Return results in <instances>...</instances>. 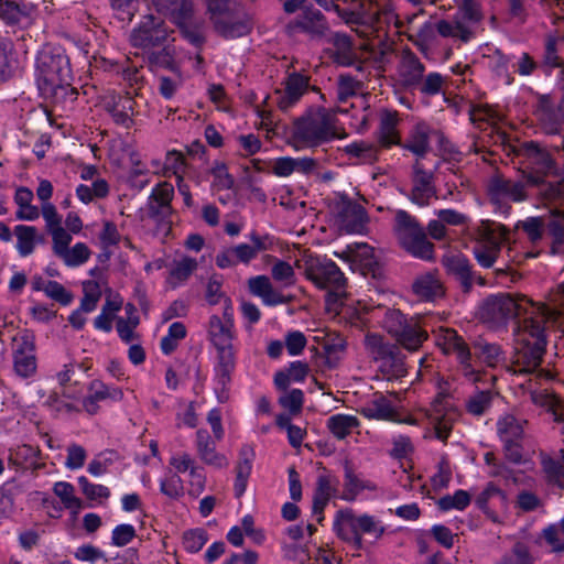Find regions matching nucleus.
I'll use <instances>...</instances> for the list:
<instances>
[{
    "label": "nucleus",
    "instance_id": "f3484780",
    "mask_svg": "<svg viewBox=\"0 0 564 564\" xmlns=\"http://www.w3.org/2000/svg\"><path fill=\"white\" fill-rule=\"evenodd\" d=\"M215 33L226 41L248 36L253 30V18L245 10L235 8L212 22Z\"/></svg>",
    "mask_w": 564,
    "mask_h": 564
},
{
    "label": "nucleus",
    "instance_id": "dca6fc26",
    "mask_svg": "<svg viewBox=\"0 0 564 564\" xmlns=\"http://www.w3.org/2000/svg\"><path fill=\"white\" fill-rule=\"evenodd\" d=\"M442 264L447 274L458 283L464 294L470 293L475 283L480 286L487 285L486 279L473 269V264L463 253L445 256Z\"/></svg>",
    "mask_w": 564,
    "mask_h": 564
},
{
    "label": "nucleus",
    "instance_id": "680f3d73",
    "mask_svg": "<svg viewBox=\"0 0 564 564\" xmlns=\"http://www.w3.org/2000/svg\"><path fill=\"white\" fill-rule=\"evenodd\" d=\"M561 458L546 457L542 459V468L550 482L560 484L564 480V449Z\"/></svg>",
    "mask_w": 564,
    "mask_h": 564
},
{
    "label": "nucleus",
    "instance_id": "5701e85b",
    "mask_svg": "<svg viewBox=\"0 0 564 564\" xmlns=\"http://www.w3.org/2000/svg\"><path fill=\"white\" fill-rule=\"evenodd\" d=\"M42 215L52 235L55 253L64 260L67 267H70V249L68 248L70 236L62 227V217L51 203H43Z\"/></svg>",
    "mask_w": 564,
    "mask_h": 564
},
{
    "label": "nucleus",
    "instance_id": "4be33fe9",
    "mask_svg": "<svg viewBox=\"0 0 564 564\" xmlns=\"http://www.w3.org/2000/svg\"><path fill=\"white\" fill-rule=\"evenodd\" d=\"M13 341L14 371L21 378H30L36 371L34 343L31 335L14 334L10 336Z\"/></svg>",
    "mask_w": 564,
    "mask_h": 564
},
{
    "label": "nucleus",
    "instance_id": "5fc2aeb1",
    "mask_svg": "<svg viewBox=\"0 0 564 564\" xmlns=\"http://www.w3.org/2000/svg\"><path fill=\"white\" fill-rule=\"evenodd\" d=\"M208 541V532L203 528L189 529L183 533L182 544L187 553H198Z\"/></svg>",
    "mask_w": 564,
    "mask_h": 564
},
{
    "label": "nucleus",
    "instance_id": "f704fd0d",
    "mask_svg": "<svg viewBox=\"0 0 564 564\" xmlns=\"http://www.w3.org/2000/svg\"><path fill=\"white\" fill-rule=\"evenodd\" d=\"M560 40L555 35H547L544 39L543 53L539 61L540 70L544 76H551L557 69L564 68V59L558 54Z\"/></svg>",
    "mask_w": 564,
    "mask_h": 564
},
{
    "label": "nucleus",
    "instance_id": "9d476101",
    "mask_svg": "<svg viewBox=\"0 0 564 564\" xmlns=\"http://www.w3.org/2000/svg\"><path fill=\"white\" fill-rule=\"evenodd\" d=\"M383 327L397 340L399 346L410 351L417 350L429 338L422 328L420 319L408 316L400 310H388L383 318Z\"/></svg>",
    "mask_w": 564,
    "mask_h": 564
},
{
    "label": "nucleus",
    "instance_id": "7c9ffc66",
    "mask_svg": "<svg viewBox=\"0 0 564 564\" xmlns=\"http://www.w3.org/2000/svg\"><path fill=\"white\" fill-rule=\"evenodd\" d=\"M433 174L422 167H415L413 187L409 199L417 206H426L435 194Z\"/></svg>",
    "mask_w": 564,
    "mask_h": 564
},
{
    "label": "nucleus",
    "instance_id": "ea45409f",
    "mask_svg": "<svg viewBox=\"0 0 564 564\" xmlns=\"http://www.w3.org/2000/svg\"><path fill=\"white\" fill-rule=\"evenodd\" d=\"M425 65L414 54H411L403 62L400 70L402 86L408 90H415L424 76Z\"/></svg>",
    "mask_w": 564,
    "mask_h": 564
},
{
    "label": "nucleus",
    "instance_id": "13d9d810",
    "mask_svg": "<svg viewBox=\"0 0 564 564\" xmlns=\"http://www.w3.org/2000/svg\"><path fill=\"white\" fill-rule=\"evenodd\" d=\"M159 484L160 492L171 500H178L184 496V484L177 474H170L161 478Z\"/></svg>",
    "mask_w": 564,
    "mask_h": 564
},
{
    "label": "nucleus",
    "instance_id": "4468645a",
    "mask_svg": "<svg viewBox=\"0 0 564 564\" xmlns=\"http://www.w3.org/2000/svg\"><path fill=\"white\" fill-rule=\"evenodd\" d=\"M169 29L164 20L154 14L144 15L130 34L134 47L152 48L167 41Z\"/></svg>",
    "mask_w": 564,
    "mask_h": 564
},
{
    "label": "nucleus",
    "instance_id": "c756f323",
    "mask_svg": "<svg viewBox=\"0 0 564 564\" xmlns=\"http://www.w3.org/2000/svg\"><path fill=\"white\" fill-rule=\"evenodd\" d=\"M232 327L230 323H224L218 315H212L208 322V336L216 348V354L226 351L234 352Z\"/></svg>",
    "mask_w": 564,
    "mask_h": 564
},
{
    "label": "nucleus",
    "instance_id": "774afa93",
    "mask_svg": "<svg viewBox=\"0 0 564 564\" xmlns=\"http://www.w3.org/2000/svg\"><path fill=\"white\" fill-rule=\"evenodd\" d=\"M501 564H533V558L529 547L522 542H517L511 554L503 556Z\"/></svg>",
    "mask_w": 564,
    "mask_h": 564
},
{
    "label": "nucleus",
    "instance_id": "338daca9",
    "mask_svg": "<svg viewBox=\"0 0 564 564\" xmlns=\"http://www.w3.org/2000/svg\"><path fill=\"white\" fill-rule=\"evenodd\" d=\"M214 178V185L218 189H230L235 184L234 176L228 172V167L224 162H215L210 170Z\"/></svg>",
    "mask_w": 564,
    "mask_h": 564
},
{
    "label": "nucleus",
    "instance_id": "603ef678",
    "mask_svg": "<svg viewBox=\"0 0 564 564\" xmlns=\"http://www.w3.org/2000/svg\"><path fill=\"white\" fill-rule=\"evenodd\" d=\"M471 501V496L464 489H457L454 494L446 495L438 499L437 506L443 511L458 510L464 511Z\"/></svg>",
    "mask_w": 564,
    "mask_h": 564
},
{
    "label": "nucleus",
    "instance_id": "4c0bfd02",
    "mask_svg": "<svg viewBox=\"0 0 564 564\" xmlns=\"http://www.w3.org/2000/svg\"><path fill=\"white\" fill-rule=\"evenodd\" d=\"M417 158H424L430 150V130L425 123L415 124L404 143L399 144Z\"/></svg>",
    "mask_w": 564,
    "mask_h": 564
},
{
    "label": "nucleus",
    "instance_id": "a211bd4d",
    "mask_svg": "<svg viewBox=\"0 0 564 564\" xmlns=\"http://www.w3.org/2000/svg\"><path fill=\"white\" fill-rule=\"evenodd\" d=\"M236 354L234 352H219L216 354L213 364L212 384L215 397L219 403H226L230 398V390L232 384V376L236 371Z\"/></svg>",
    "mask_w": 564,
    "mask_h": 564
},
{
    "label": "nucleus",
    "instance_id": "0e129e2a",
    "mask_svg": "<svg viewBox=\"0 0 564 564\" xmlns=\"http://www.w3.org/2000/svg\"><path fill=\"white\" fill-rule=\"evenodd\" d=\"M359 87V82L349 74H341L337 83V100L346 102L349 98L354 97Z\"/></svg>",
    "mask_w": 564,
    "mask_h": 564
},
{
    "label": "nucleus",
    "instance_id": "bb28decb",
    "mask_svg": "<svg viewBox=\"0 0 564 564\" xmlns=\"http://www.w3.org/2000/svg\"><path fill=\"white\" fill-rule=\"evenodd\" d=\"M254 458L256 452L252 445L245 444L240 447L235 467L234 494L236 498H241L246 494Z\"/></svg>",
    "mask_w": 564,
    "mask_h": 564
},
{
    "label": "nucleus",
    "instance_id": "9b49d317",
    "mask_svg": "<svg viewBox=\"0 0 564 564\" xmlns=\"http://www.w3.org/2000/svg\"><path fill=\"white\" fill-rule=\"evenodd\" d=\"M365 346L383 375L395 379L405 376V356L398 344L387 340L379 334L369 333L366 335Z\"/></svg>",
    "mask_w": 564,
    "mask_h": 564
},
{
    "label": "nucleus",
    "instance_id": "423d86ee",
    "mask_svg": "<svg viewBox=\"0 0 564 564\" xmlns=\"http://www.w3.org/2000/svg\"><path fill=\"white\" fill-rule=\"evenodd\" d=\"M393 232L400 247L413 258L424 261L434 259V245L427 239L424 227L409 212H395Z\"/></svg>",
    "mask_w": 564,
    "mask_h": 564
},
{
    "label": "nucleus",
    "instance_id": "2eb2a0df",
    "mask_svg": "<svg viewBox=\"0 0 564 564\" xmlns=\"http://www.w3.org/2000/svg\"><path fill=\"white\" fill-rule=\"evenodd\" d=\"M174 197V187L169 182H162L152 188L148 199V216L154 220L159 227L171 230L172 216L174 209L172 199Z\"/></svg>",
    "mask_w": 564,
    "mask_h": 564
},
{
    "label": "nucleus",
    "instance_id": "3c124183",
    "mask_svg": "<svg viewBox=\"0 0 564 564\" xmlns=\"http://www.w3.org/2000/svg\"><path fill=\"white\" fill-rule=\"evenodd\" d=\"M197 269V261L191 257H184L175 263L170 271V279L173 288L178 286L189 279Z\"/></svg>",
    "mask_w": 564,
    "mask_h": 564
},
{
    "label": "nucleus",
    "instance_id": "e2e57ef3",
    "mask_svg": "<svg viewBox=\"0 0 564 564\" xmlns=\"http://www.w3.org/2000/svg\"><path fill=\"white\" fill-rule=\"evenodd\" d=\"M500 254V247L481 245L474 248V256L478 264L485 269L492 268Z\"/></svg>",
    "mask_w": 564,
    "mask_h": 564
},
{
    "label": "nucleus",
    "instance_id": "6ab92c4d",
    "mask_svg": "<svg viewBox=\"0 0 564 564\" xmlns=\"http://www.w3.org/2000/svg\"><path fill=\"white\" fill-rule=\"evenodd\" d=\"M310 76L300 72L289 73L284 80V88H278L274 91L278 96L276 105L279 109L288 111L293 108L310 89L319 93L321 99L326 101L325 96L321 93L318 87L310 86Z\"/></svg>",
    "mask_w": 564,
    "mask_h": 564
},
{
    "label": "nucleus",
    "instance_id": "a19ab883",
    "mask_svg": "<svg viewBox=\"0 0 564 564\" xmlns=\"http://www.w3.org/2000/svg\"><path fill=\"white\" fill-rule=\"evenodd\" d=\"M9 459L13 465L23 469L36 470L43 466L40 463L39 448L26 444L10 449Z\"/></svg>",
    "mask_w": 564,
    "mask_h": 564
},
{
    "label": "nucleus",
    "instance_id": "58836bf2",
    "mask_svg": "<svg viewBox=\"0 0 564 564\" xmlns=\"http://www.w3.org/2000/svg\"><path fill=\"white\" fill-rule=\"evenodd\" d=\"M399 117L397 111L384 110L380 117L379 142L390 149L392 145L401 144L400 135L397 130Z\"/></svg>",
    "mask_w": 564,
    "mask_h": 564
},
{
    "label": "nucleus",
    "instance_id": "0eeeda50",
    "mask_svg": "<svg viewBox=\"0 0 564 564\" xmlns=\"http://www.w3.org/2000/svg\"><path fill=\"white\" fill-rule=\"evenodd\" d=\"M37 84L45 95L56 101L65 100L70 87V61L64 55L43 54L37 59Z\"/></svg>",
    "mask_w": 564,
    "mask_h": 564
},
{
    "label": "nucleus",
    "instance_id": "cd10ccee",
    "mask_svg": "<svg viewBox=\"0 0 564 564\" xmlns=\"http://www.w3.org/2000/svg\"><path fill=\"white\" fill-rule=\"evenodd\" d=\"M412 292L423 302H435L445 296V288L436 272L416 276L412 283Z\"/></svg>",
    "mask_w": 564,
    "mask_h": 564
},
{
    "label": "nucleus",
    "instance_id": "aec40b11",
    "mask_svg": "<svg viewBox=\"0 0 564 564\" xmlns=\"http://www.w3.org/2000/svg\"><path fill=\"white\" fill-rule=\"evenodd\" d=\"M340 495L338 477L323 468V473L317 476L313 492L312 516L317 523H323L324 511L329 501L336 498L340 499Z\"/></svg>",
    "mask_w": 564,
    "mask_h": 564
},
{
    "label": "nucleus",
    "instance_id": "69168bd1",
    "mask_svg": "<svg viewBox=\"0 0 564 564\" xmlns=\"http://www.w3.org/2000/svg\"><path fill=\"white\" fill-rule=\"evenodd\" d=\"M444 77L437 72H431L423 76L421 84L416 88L424 96H436L442 91Z\"/></svg>",
    "mask_w": 564,
    "mask_h": 564
},
{
    "label": "nucleus",
    "instance_id": "72a5a7b5",
    "mask_svg": "<svg viewBox=\"0 0 564 564\" xmlns=\"http://www.w3.org/2000/svg\"><path fill=\"white\" fill-rule=\"evenodd\" d=\"M348 7L341 8L338 4L336 14L346 23L351 25H365L368 20L373 18L369 11L371 2L367 3L366 0H343Z\"/></svg>",
    "mask_w": 564,
    "mask_h": 564
},
{
    "label": "nucleus",
    "instance_id": "6e6552de",
    "mask_svg": "<svg viewBox=\"0 0 564 564\" xmlns=\"http://www.w3.org/2000/svg\"><path fill=\"white\" fill-rule=\"evenodd\" d=\"M550 205L549 215H543L544 235L551 239V253H564V178L550 182L542 188Z\"/></svg>",
    "mask_w": 564,
    "mask_h": 564
},
{
    "label": "nucleus",
    "instance_id": "412c9836",
    "mask_svg": "<svg viewBox=\"0 0 564 564\" xmlns=\"http://www.w3.org/2000/svg\"><path fill=\"white\" fill-rule=\"evenodd\" d=\"M289 29L303 33L311 40H322L329 31V23L319 9L310 4L289 23Z\"/></svg>",
    "mask_w": 564,
    "mask_h": 564
},
{
    "label": "nucleus",
    "instance_id": "f257e3e1",
    "mask_svg": "<svg viewBox=\"0 0 564 564\" xmlns=\"http://www.w3.org/2000/svg\"><path fill=\"white\" fill-rule=\"evenodd\" d=\"M444 340L445 352L455 355L460 375L474 384H496L497 381L495 375L478 368L475 362H479L490 369H496L500 366L506 368V365H508L506 351L498 343L477 339L469 347L455 329H446Z\"/></svg>",
    "mask_w": 564,
    "mask_h": 564
},
{
    "label": "nucleus",
    "instance_id": "37998d69",
    "mask_svg": "<svg viewBox=\"0 0 564 564\" xmlns=\"http://www.w3.org/2000/svg\"><path fill=\"white\" fill-rule=\"evenodd\" d=\"M497 432L501 443L523 441L524 431L522 423L513 415H506L499 419Z\"/></svg>",
    "mask_w": 564,
    "mask_h": 564
},
{
    "label": "nucleus",
    "instance_id": "39448f33",
    "mask_svg": "<svg viewBox=\"0 0 564 564\" xmlns=\"http://www.w3.org/2000/svg\"><path fill=\"white\" fill-rule=\"evenodd\" d=\"M333 530L338 539L355 550L362 549L364 535L379 540L386 533V527L380 519L369 513L356 514L351 508H343L335 513Z\"/></svg>",
    "mask_w": 564,
    "mask_h": 564
},
{
    "label": "nucleus",
    "instance_id": "a18cd8bd",
    "mask_svg": "<svg viewBox=\"0 0 564 564\" xmlns=\"http://www.w3.org/2000/svg\"><path fill=\"white\" fill-rule=\"evenodd\" d=\"M488 57L490 59L489 69L491 73L497 78L503 79L507 85H511L514 78L509 72V64L513 59L514 55L505 54L500 48H496Z\"/></svg>",
    "mask_w": 564,
    "mask_h": 564
},
{
    "label": "nucleus",
    "instance_id": "09e8293b",
    "mask_svg": "<svg viewBox=\"0 0 564 564\" xmlns=\"http://www.w3.org/2000/svg\"><path fill=\"white\" fill-rule=\"evenodd\" d=\"M147 62L151 72H156L159 69L176 72L178 69L174 55L165 46L160 51L149 52L147 54Z\"/></svg>",
    "mask_w": 564,
    "mask_h": 564
},
{
    "label": "nucleus",
    "instance_id": "8fccbe9b",
    "mask_svg": "<svg viewBox=\"0 0 564 564\" xmlns=\"http://www.w3.org/2000/svg\"><path fill=\"white\" fill-rule=\"evenodd\" d=\"M18 239L17 249L22 257L31 254L35 247L36 228L33 226L18 225L14 228Z\"/></svg>",
    "mask_w": 564,
    "mask_h": 564
},
{
    "label": "nucleus",
    "instance_id": "c03bdc74",
    "mask_svg": "<svg viewBox=\"0 0 564 564\" xmlns=\"http://www.w3.org/2000/svg\"><path fill=\"white\" fill-rule=\"evenodd\" d=\"M358 426L359 420L355 415L338 413L327 419V429L337 440L346 438Z\"/></svg>",
    "mask_w": 564,
    "mask_h": 564
},
{
    "label": "nucleus",
    "instance_id": "393cba45",
    "mask_svg": "<svg viewBox=\"0 0 564 564\" xmlns=\"http://www.w3.org/2000/svg\"><path fill=\"white\" fill-rule=\"evenodd\" d=\"M517 156L528 161L538 172L549 173L556 167L555 160L536 141H524L513 149Z\"/></svg>",
    "mask_w": 564,
    "mask_h": 564
},
{
    "label": "nucleus",
    "instance_id": "052dcab7",
    "mask_svg": "<svg viewBox=\"0 0 564 564\" xmlns=\"http://www.w3.org/2000/svg\"><path fill=\"white\" fill-rule=\"evenodd\" d=\"M26 17L24 7L12 0H0V19L8 24L20 23Z\"/></svg>",
    "mask_w": 564,
    "mask_h": 564
},
{
    "label": "nucleus",
    "instance_id": "49530a36",
    "mask_svg": "<svg viewBox=\"0 0 564 564\" xmlns=\"http://www.w3.org/2000/svg\"><path fill=\"white\" fill-rule=\"evenodd\" d=\"M109 194V184L105 178H96L91 185L79 184L76 187V196L84 204H88L94 199H101Z\"/></svg>",
    "mask_w": 564,
    "mask_h": 564
},
{
    "label": "nucleus",
    "instance_id": "6e6d98bb",
    "mask_svg": "<svg viewBox=\"0 0 564 564\" xmlns=\"http://www.w3.org/2000/svg\"><path fill=\"white\" fill-rule=\"evenodd\" d=\"M57 381L61 386L62 395L57 390L53 391L48 397V404L57 411L62 409H66L67 411L70 409V403L68 402V397L65 394L66 384L70 380L69 371L67 369L59 371L57 373Z\"/></svg>",
    "mask_w": 564,
    "mask_h": 564
},
{
    "label": "nucleus",
    "instance_id": "c85d7f7f",
    "mask_svg": "<svg viewBox=\"0 0 564 564\" xmlns=\"http://www.w3.org/2000/svg\"><path fill=\"white\" fill-rule=\"evenodd\" d=\"M377 491L378 486L376 482L362 479L350 465L349 462L344 464V490L340 495V499L344 501L352 502L358 496L365 491Z\"/></svg>",
    "mask_w": 564,
    "mask_h": 564
},
{
    "label": "nucleus",
    "instance_id": "bf43d9fd",
    "mask_svg": "<svg viewBox=\"0 0 564 564\" xmlns=\"http://www.w3.org/2000/svg\"><path fill=\"white\" fill-rule=\"evenodd\" d=\"M517 227L521 228L533 243L541 241L544 237L543 216L527 217L520 220Z\"/></svg>",
    "mask_w": 564,
    "mask_h": 564
},
{
    "label": "nucleus",
    "instance_id": "20e7f679",
    "mask_svg": "<svg viewBox=\"0 0 564 564\" xmlns=\"http://www.w3.org/2000/svg\"><path fill=\"white\" fill-rule=\"evenodd\" d=\"M544 304H535L525 296L514 299L507 293L491 294L479 305L478 317L490 327H506L509 322L517 319L516 327L524 317L531 314L549 313Z\"/></svg>",
    "mask_w": 564,
    "mask_h": 564
},
{
    "label": "nucleus",
    "instance_id": "473e14b6",
    "mask_svg": "<svg viewBox=\"0 0 564 564\" xmlns=\"http://www.w3.org/2000/svg\"><path fill=\"white\" fill-rule=\"evenodd\" d=\"M485 388L476 387L475 391L465 400V410L468 414L479 417L485 415L492 406L494 400L498 394L495 384L481 383Z\"/></svg>",
    "mask_w": 564,
    "mask_h": 564
},
{
    "label": "nucleus",
    "instance_id": "f8f14e48",
    "mask_svg": "<svg viewBox=\"0 0 564 564\" xmlns=\"http://www.w3.org/2000/svg\"><path fill=\"white\" fill-rule=\"evenodd\" d=\"M488 197L490 204L495 207V213L507 218L511 213L510 202L520 203L525 200L527 193L523 183L495 175L488 183Z\"/></svg>",
    "mask_w": 564,
    "mask_h": 564
},
{
    "label": "nucleus",
    "instance_id": "ddd939ff",
    "mask_svg": "<svg viewBox=\"0 0 564 564\" xmlns=\"http://www.w3.org/2000/svg\"><path fill=\"white\" fill-rule=\"evenodd\" d=\"M305 278L317 289H343L347 286V278L338 264L326 256L310 257L305 261Z\"/></svg>",
    "mask_w": 564,
    "mask_h": 564
},
{
    "label": "nucleus",
    "instance_id": "79ce46f5",
    "mask_svg": "<svg viewBox=\"0 0 564 564\" xmlns=\"http://www.w3.org/2000/svg\"><path fill=\"white\" fill-rule=\"evenodd\" d=\"M156 11L171 15L174 21L189 20L193 14L192 4L185 0H152Z\"/></svg>",
    "mask_w": 564,
    "mask_h": 564
},
{
    "label": "nucleus",
    "instance_id": "b1692460",
    "mask_svg": "<svg viewBox=\"0 0 564 564\" xmlns=\"http://www.w3.org/2000/svg\"><path fill=\"white\" fill-rule=\"evenodd\" d=\"M453 405L447 401V397L440 392L431 404L430 419L434 425V435L438 441L447 442L453 427V419L449 411Z\"/></svg>",
    "mask_w": 564,
    "mask_h": 564
},
{
    "label": "nucleus",
    "instance_id": "f03ea898",
    "mask_svg": "<svg viewBox=\"0 0 564 564\" xmlns=\"http://www.w3.org/2000/svg\"><path fill=\"white\" fill-rule=\"evenodd\" d=\"M549 313L531 314L513 329L514 346L506 370L516 376H525L540 369L546 351V321Z\"/></svg>",
    "mask_w": 564,
    "mask_h": 564
},
{
    "label": "nucleus",
    "instance_id": "a878e982",
    "mask_svg": "<svg viewBox=\"0 0 564 564\" xmlns=\"http://www.w3.org/2000/svg\"><path fill=\"white\" fill-rule=\"evenodd\" d=\"M508 497L505 490L494 481H489L479 495L475 498V506L482 511L487 518L497 521L495 509L506 508Z\"/></svg>",
    "mask_w": 564,
    "mask_h": 564
},
{
    "label": "nucleus",
    "instance_id": "4d7b16f0",
    "mask_svg": "<svg viewBox=\"0 0 564 564\" xmlns=\"http://www.w3.org/2000/svg\"><path fill=\"white\" fill-rule=\"evenodd\" d=\"M175 23L180 26L181 34L194 47L202 50L206 37L198 24L187 22V20H176Z\"/></svg>",
    "mask_w": 564,
    "mask_h": 564
},
{
    "label": "nucleus",
    "instance_id": "e433bc0d",
    "mask_svg": "<svg viewBox=\"0 0 564 564\" xmlns=\"http://www.w3.org/2000/svg\"><path fill=\"white\" fill-rule=\"evenodd\" d=\"M360 414L369 420L391 421L395 416L391 401L382 393H376L360 410Z\"/></svg>",
    "mask_w": 564,
    "mask_h": 564
},
{
    "label": "nucleus",
    "instance_id": "864d4df0",
    "mask_svg": "<svg viewBox=\"0 0 564 564\" xmlns=\"http://www.w3.org/2000/svg\"><path fill=\"white\" fill-rule=\"evenodd\" d=\"M77 482L82 494L89 501L101 502L110 497V489L100 484H93L85 476H79Z\"/></svg>",
    "mask_w": 564,
    "mask_h": 564
},
{
    "label": "nucleus",
    "instance_id": "7ed1b4c3",
    "mask_svg": "<svg viewBox=\"0 0 564 564\" xmlns=\"http://www.w3.org/2000/svg\"><path fill=\"white\" fill-rule=\"evenodd\" d=\"M102 66L106 72L119 76L132 89V91H126L124 94L111 95L105 105L113 122L129 129L133 124L134 107L137 105L132 94L139 96V90L145 82L142 73L143 66H137L129 58L122 62L104 59Z\"/></svg>",
    "mask_w": 564,
    "mask_h": 564
},
{
    "label": "nucleus",
    "instance_id": "de8ad7c7",
    "mask_svg": "<svg viewBox=\"0 0 564 564\" xmlns=\"http://www.w3.org/2000/svg\"><path fill=\"white\" fill-rule=\"evenodd\" d=\"M88 394L93 399L101 401L120 402L123 399V391L116 386H108L100 380H93L88 387Z\"/></svg>",
    "mask_w": 564,
    "mask_h": 564
},
{
    "label": "nucleus",
    "instance_id": "c9c22d12",
    "mask_svg": "<svg viewBox=\"0 0 564 564\" xmlns=\"http://www.w3.org/2000/svg\"><path fill=\"white\" fill-rule=\"evenodd\" d=\"M196 447L200 459L205 464L218 468L225 465L226 457L216 452V444L207 430L199 429L196 432Z\"/></svg>",
    "mask_w": 564,
    "mask_h": 564
},
{
    "label": "nucleus",
    "instance_id": "2f4dec72",
    "mask_svg": "<svg viewBox=\"0 0 564 564\" xmlns=\"http://www.w3.org/2000/svg\"><path fill=\"white\" fill-rule=\"evenodd\" d=\"M339 221L347 234H361L369 221V217L362 205L349 202L339 212Z\"/></svg>",
    "mask_w": 564,
    "mask_h": 564
},
{
    "label": "nucleus",
    "instance_id": "1a4fd4ad",
    "mask_svg": "<svg viewBox=\"0 0 564 564\" xmlns=\"http://www.w3.org/2000/svg\"><path fill=\"white\" fill-rule=\"evenodd\" d=\"M294 138L308 147H319L336 138L332 117L324 107H310L294 121Z\"/></svg>",
    "mask_w": 564,
    "mask_h": 564
}]
</instances>
